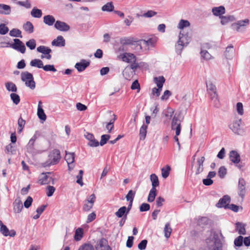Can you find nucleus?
Here are the masks:
<instances>
[{
    "mask_svg": "<svg viewBox=\"0 0 250 250\" xmlns=\"http://www.w3.org/2000/svg\"><path fill=\"white\" fill-rule=\"evenodd\" d=\"M147 241L146 239L142 240L138 244V247L140 250H144L146 247Z\"/></svg>",
    "mask_w": 250,
    "mask_h": 250,
    "instance_id": "obj_64",
    "label": "nucleus"
},
{
    "mask_svg": "<svg viewBox=\"0 0 250 250\" xmlns=\"http://www.w3.org/2000/svg\"><path fill=\"white\" fill-rule=\"evenodd\" d=\"M96 200V196L94 194H92L89 198L85 201L83 209L84 211H89L93 207L94 203Z\"/></svg>",
    "mask_w": 250,
    "mask_h": 250,
    "instance_id": "obj_10",
    "label": "nucleus"
},
{
    "mask_svg": "<svg viewBox=\"0 0 250 250\" xmlns=\"http://www.w3.org/2000/svg\"><path fill=\"white\" fill-rule=\"evenodd\" d=\"M206 85L207 90L209 91V92H212V94H210V96H211V99L213 100V99H217V94H216V88L215 85L211 83H208L206 82Z\"/></svg>",
    "mask_w": 250,
    "mask_h": 250,
    "instance_id": "obj_19",
    "label": "nucleus"
},
{
    "mask_svg": "<svg viewBox=\"0 0 250 250\" xmlns=\"http://www.w3.org/2000/svg\"><path fill=\"white\" fill-rule=\"evenodd\" d=\"M114 6L112 2H108L102 7L103 11L112 12L114 11Z\"/></svg>",
    "mask_w": 250,
    "mask_h": 250,
    "instance_id": "obj_43",
    "label": "nucleus"
},
{
    "mask_svg": "<svg viewBox=\"0 0 250 250\" xmlns=\"http://www.w3.org/2000/svg\"><path fill=\"white\" fill-rule=\"evenodd\" d=\"M83 236V229L82 228L77 229L75 233L74 238L76 241L80 240Z\"/></svg>",
    "mask_w": 250,
    "mask_h": 250,
    "instance_id": "obj_48",
    "label": "nucleus"
},
{
    "mask_svg": "<svg viewBox=\"0 0 250 250\" xmlns=\"http://www.w3.org/2000/svg\"><path fill=\"white\" fill-rule=\"evenodd\" d=\"M218 173L220 178H224L227 174V169L224 166H222L219 168Z\"/></svg>",
    "mask_w": 250,
    "mask_h": 250,
    "instance_id": "obj_59",
    "label": "nucleus"
},
{
    "mask_svg": "<svg viewBox=\"0 0 250 250\" xmlns=\"http://www.w3.org/2000/svg\"><path fill=\"white\" fill-rule=\"evenodd\" d=\"M74 159L75 153L74 152H68L67 151H65V160L67 163L69 171L72 170L74 167Z\"/></svg>",
    "mask_w": 250,
    "mask_h": 250,
    "instance_id": "obj_8",
    "label": "nucleus"
},
{
    "mask_svg": "<svg viewBox=\"0 0 250 250\" xmlns=\"http://www.w3.org/2000/svg\"><path fill=\"white\" fill-rule=\"evenodd\" d=\"M171 129L172 130H175L176 135L174 137V139L177 143H178L179 139L177 136L180 135L181 129V121L178 117L176 116L173 117L171 123Z\"/></svg>",
    "mask_w": 250,
    "mask_h": 250,
    "instance_id": "obj_5",
    "label": "nucleus"
},
{
    "mask_svg": "<svg viewBox=\"0 0 250 250\" xmlns=\"http://www.w3.org/2000/svg\"><path fill=\"white\" fill-rule=\"evenodd\" d=\"M190 26L189 22L187 20H181L178 23V28L181 29Z\"/></svg>",
    "mask_w": 250,
    "mask_h": 250,
    "instance_id": "obj_51",
    "label": "nucleus"
},
{
    "mask_svg": "<svg viewBox=\"0 0 250 250\" xmlns=\"http://www.w3.org/2000/svg\"><path fill=\"white\" fill-rule=\"evenodd\" d=\"M21 80L25 82V84L27 87H29L31 89H35L36 87L35 82L34 80L33 75L27 72H22L21 75Z\"/></svg>",
    "mask_w": 250,
    "mask_h": 250,
    "instance_id": "obj_4",
    "label": "nucleus"
},
{
    "mask_svg": "<svg viewBox=\"0 0 250 250\" xmlns=\"http://www.w3.org/2000/svg\"><path fill=\"white\" fill-rule=\"evenodd\" d=\"M26 45L31 50H33L36 46V41L33 39H30L26 42Z\"/></svg>",
    "mask_w": 250,
    "mask_h": 250,
    "instance_id": "obj_56",
    "label": "nucleus"
},
{
    "mask_svg": "<svg viewBox=\"0 0 250 250\" xmlns=\"http://www.w3.org/2000/svg\"><path fill=\"white\" fill-rule=\"evenodd\" d=\"M43 22L45 24L51 26L55 22V19L52 15H46L43 17Z\"/></svg>",
    "mask_w": 250,
    "mask_h": 250,
    "instance_id": "obj_31",
    "label": "nucleus"
},
{
    "mask_svg": "<svg viewBox=\"0 0 250 250\" xmlns=\"http://www.w3.org/2000/svg\"><path fill=\"white\" fill-rule=\"evenodd\" d=\"M133 38L125 37L120 39V43L123 45L134 44Z\"/></svg>",
    "mask_w": 250,
    "mask_h": 250,
    "instance_id": "obj_45",
    "label": "nucleus"
},
{
    "mask_svg": "<svg viewBox=\"0 0 250 250\" xmlns=\"http://www.w3.org/2000/svg\"><path fill=\"white\" fill-rule=\"evenodd\" d=\"M220 237L224 238L221 232H213L212 237L206 239V246L203 250H222L223 244Z\"/></svg>",
    "mask_w": 250,
    "mask_h": 250,
    "instance_id": "obj_1",
    "label": "nucleus"
},
{
    "mask_svg": "<svg viewBox=\"0 0 250 250\" xmlns=\"http://www.w3.org/2000/svg\"><path fill=\"white\" fill-rule=\"evenodd\" d=\"M42 14V10L36 7H34L31 11V15L34 18H40Z\"/></svg>",
    "mask_w": 250,
    "mask_h": 250,
    "instance_id": "obj_41",
    "label": "nucleus"
},
{
    "mask_svg": "<svg viewBox=\"0 0 250 250\" xmlns=\"http://www.w3.org/2000/svg\"><path fill=\"white\" fill-rule=\"evenodd\" d=\"M230 201V197L228 195H224L222 198L220 199V200L218 201V203L216 204V206L218 208L224 207L225 205H227V203L229 202Z\"/></svg>",
    "mask_w": 250,
    "mask_h": 250,
    "instance_id": "obj_25",
    "label": "nucleus"
},
{
    "mask_svg": "<svg viewBox=\"0 0 250 250\" xmlns=\"http://www.w3.org/2000/svg\"><path fill=\"white\" fill-rule=\"evenodd\" d=\"M249 21L248 19L239 21L237 23H233L231 25L232 28L237 31H240L241 27L245 26L249 23Z\"/></svg>",
    "mask_w": 250,
    "mask_h": 250,
    "instance_id": "obj_18",
    "label": "nucleus"
},
{
    "mask_svg": "<svg viewBox=\"0 0 250 250\" xmlns=\"http://www.w3.org/2000/svg\"><path fill=\"white\" fill-rule=\"evenodd\" d=\"M52 45L58 47H63L65 46V42L63 37L62 36H59L56 39L52 42Z\"/></svg>",
    "mask_w": 250,
    "mask_h": 250,
    "instance_id": "obj_21",
    "label": "nucleus"
},
{
    "mask_svg": "<svg viewBox=\"0 0 250 250\" xmlns=\"http://www.w3.org/2000/svg\"><path fill=\"white\" fill-rule=\"evenodd\" d=\"M150 206L149 204L145 203L142 204L139 207L141 212L147 211L150 209Z\"/></svg>",
    "mask_w": 250,
    "mask_h": 250,
    "instance_id": "obj_61",
    "label": "nucleus"
},
{
    "mask_svg": "<svg viewBox=\"0 0 250 250\" xmlns=\"http://www.w3.org/2000/svg\"><path fill=\"white\" fill-rule=\"evenodd\" d=\"M37 51L38 52L42 53L43 54H50L52 51L50 48L43 45H41L37 47Z\"/></svg>",
    "mask_w": 250,
    "mask_h": 250,
    "instance_id": "obj_39",
    "label": "nucleus"
},
{
    "mask_svg": "<svg viewBox=\"0 0 250 250\" xmlns=\"http://www.w3.org/2000/svg\"><path fill=\"white\" fill-rule=\"evenodd\" d=\"M147 125H145L144 124L142 125L140 129V138L141 140H144L146 138V129Z\"/></svg>",
    "mask_w": 250,
    "mask_h": 250,
    "instance_id": "obj_42",
    "label": "nucleus"
},
{
    "mask_svg": "<svg viewBox=\"0 0 250 250\" xmlns=\"http://www.w3.org/2000/svg\"><path fill=\"white\" fill-rule=\"evenodd\" d=\"M236 230L241 235L246 234L245 225L241 222H237L235 224Z\"/></svg>",
    "mask_w": 250,
    "mask_h": 250,
    "instance_id": "obj_29",
    "label": "nucleus"
},
{
    "mask_svg": "<svg viewBox=\"0 0 250 250\" xmlns=\"http://www.w3.org/2000/svg\"><path fill=\"white\" fill-rule=\"evenodd\" d=\"M128 213L126 211V207L123 206L121 207L115 213V215L119 218H124V216L127 217Z\"/></svg>",
    "mask_w": 250,
    "mask_h": 250,
    "instance_id": "obj_27",
    "label": "nucleus"
},
{
    "mask_svg": "<svg viewBox=\"0 0 250 250\" xmlns=\"http://www.w3.org/2000/svg\"><path fill=\"white\" fill-rule=\"evenodd\" d=\"M164 233H165V236L168 238L170 237L171 231H172V229L170 227V223H167L165 225V228H164Z\"/></svg>",
    "mask_w": 250,
    "mask_h": 250,
    "instance_id": "obj_44",
    "label": "nucleus"
},
{
    "mask_svg": "<svg viewBox=\"0 0 250 250\" xmlns=\"http://www.w3.org/2000/svg\"><path fill=\"white\" fill-rule=\"evenodd\" d=\"M122 61L128 63H131L132 62L137 61L136 57L131 53H125L121 55Z\"/></svg>",
    "mask_w": 250,
    "mask_h": 250,
    "instance_id": "obj_15",
    "label": "nucleus"
},
{
    "mask_svg": "<svg viewBox=\"0 0 250 250\" xmlns=\"http://www.w3.org/2000/svg\"><path fill=\"white\" fill-rule=\"evenodd\" d=\"M23 29L28 33H32L34 31V26L30 21H27L23 25Z\"/></svg>",
    "mask_w": 250,
    "mask_h": 250,
    "instance_id": "obj_38",
    "label": "nucleus"
},
{
    "mask_svg": "<svg viewBox=\"0 0 250 250\" xmlns=\"http://www.w3.org/2000/svg\"><path fill=\"white\" fill-rule=\"evenodd\" d=\"M6 89L9 91L16 92L17 88L15 84L12 82H7L5 83Z\"/></svg>",
    "mask_w": 250,
    "mask_h": 250,
    "instance_id": "obj_49",
    "label": "nucleus"
},
{
    "mask_svg": "<svg viewBox=\"0 0 250 250\" xmlns=\"http://www.w3.org/2000/svg\"><path fill=\"white\" fill-rule=\"evenodd\" d=\"M136 194V191L130 190L126 195V199L127 201H133L134 198Z\"/></svg>",
    "mask_w": 250,
    "mask_h": 250,
    "instance_id": "obj_58",
    "label": "nucleus"
},
{
    "mask_svg": "<svg viewBox=\"0 0 250 250\" xmlns=\"http://www.w3.org/2000/svg\"><path fill=\"white\" fill-rule=\"evenodd\" d=\"M114 118L110 120L109 122L107 124L106 128L108 130V132H110L114 128V123L116 120V116L114 114Z\"/></svg>",
    "mask_w": 250,
    "mask_h": 250,
    "instance_id": "obj_52",
    "label": "nucleus"
},
{
    "mask_svg": "<svg viewBox=\"0 0 250 250\" xmlns=\"http://www.w3.org/2000/svg\"><path fill=\"white\" fill-rule=\"evenodd\" d=\"M14 211L18 213L21 212L23 208V205L22 202L18 199H16L13 203Z\"/></svg>",
    "mask_w": 250,
    "mask_h": 250,
    "instance_id": "obj_24",
    "label": "nucleus"
},
{
    "mask_svg": "<svg viewBox=\"0 0 250 250\" xmlns=\"http://www.w3.org/2000/svg\"><path fill=\"white\" fill-rule=\"evenodd\" d=\"M5 152L7 153H11V154H14L16 153V149L10 144L5 147Z\"/></svg>",
    "mask_w": 250,
    "mask_h": 250,
    "instance_id": "obj_60",
    "label": "nucleus"
},
{
    "mask_svg": "<svg viewBox=\"0 0 250 250\" xmlns=\"http://www.w3.org/2000/svg\"><path fill=\"white\" fill-rule=\"evenodd\" d=\"M170 169V166L168 165L166 166V167H163L161 169L162 176L164 178L166 179L169 176Z\"/></svg>",
    "mask_w": 250,
    "mask_h": 250,
    "instance_id": "obj_50",
    "label": "nucleus"
},
{
    "mask_svg": "<svg viewBox=\"0 0 250 250\" xmlns=\"http://www.w3.org/2000/svg\"><path fill=\"white\" fill-rule=\"evenodd\" d=\"M241 123V119L235 120L229 125V127L235 134H241L243 131L240 127Z\"/></svg>",
    "mask_w": 250,
    "mask_h": 250,
    "instance_id": "obj_7",
    "label": "nucleus"
},
{
    "mask_svg": "<svg viewBox=\"0 0 250 250\" xmlns=\"http://www.w3.org/2000/svg\"><path fill=\"white\" fill-rule=\"evenodd\" d=\"M90 65V62L84 59L81 60L75 65V68L79 72L83 71Z\"/></svg>",
    "mask_w": 250,
    "mask_h": 250,
    "instance_id": "obj_12",
    "label": "nucleus"
},
{
    "mask_svg": "<svg viewBox=\"0 0 250 250\" xmlns=\"http://www.w3.org/2000/svg\"><path fill=\"white\" fill-rule=\"evenodd\" d=\"M42 102L39 101L38 105L37 115L40 120L45 121L46 119V116L42 107Z\"/></svg>",
    "mask_w": 250,
    "mask_h": 250,
    "instance_id": "obj_22",
    "label": "nucleus"
},
{
    "mask_svg": "<svg viewBox=\"0 0 250 250\" xmlns=\"http://www.w3.org/2000/svg\"><path fill=\"white\" fill-rule=\"evenodd\" d=\"M48 157V159L42 164L43 167H50L58 164L61 158L60 151L57 149H54L49 153Z\"/></svg>",
    "mask_w": 250,
    "mask_h": 250,
    "instance_id": "obj_2",
    "label": "nucleus"
},
{
    "mask_svg": "<svg viewBox=\"0 0 250 250\" xmlns=\"http://www.w3.org/2000/svg\"><path fill=\"white\" fill-rule=\"evenodd\" d=\"M34 144L35 143L32 141L29 140L26 146L27 152L32 155H35L39 153L38 150L34 147Z\"/></svg>",
    "mask_w": 250,
    "mask_h": 250,
    "instance_id": "obj_20",
    "label": "nucleus"
},
{
    "mask_svg": "<svg viewBox=\"0 0 250 250\" xmlns=\"http://www.w3.org/2000/svg\"><path fill=\"white\" fill-rule=\"evenodd\" d=\"M52 172H43L42 173V177L40 178L38 181V183H39L41 185L48 184L49 183L52 182V184H54V179L52 177H49L47 174H51Z\"/></svg>",
    "mask_w": 250,
    "mask_h": 250,
    "instance_id": "obj_11",
    "label": "nucleus"
},
{
    "mask_svg": "<svg viewBox=\"0 0 250 250\" xmlns=\"http://www.w3.org/2000/svg\"><path fill=\"white\" fill-rule=\"evenodd\" d=\"M10 97L14 104L17 105L20 102V96L16 93H11Z\"/></svg>",
    "mask_w": 250,
    "mask_h": 250,
    "instance_id": "obj_57",
    "label": "nucleus"
},
{
    "mask_svg": "<svg viewBox=\"0 0 250 250\" xmlns=\"http://www.w3.org/2000/svg\"><path fill=\"white\" fill-rule=\"evenodd\" d=\"M9 28L4 23H1L0 24V34L5 35L8 33Z\"/></svg>",
    "mask_w": 250,
    "mask_h": 250,
    "instance_id": "obj_63",
    "label": "nucleus"
},
{
    "mask_svg": "<svg viewBox=\"0 0 250 250\" xmlns=\"http://www.w3.org/2000/svg\"><path fill=\"white\" fill-rule=\"evenodd\" d=\"M11 13V7L9 5L0 4V14L9 15Z\"/></svg>",
    "mask_w": 250,
    "mask_h": 250,
    "instance_id": "obj_30",
    "label": "nucleus"
},
{
    "mask_svg": "<svg viewBox=\"0 0 250 250\" xmlns=\"http://www.w3.org/2000/svg\"><path fill=\"white\" fill-rule=\"evenodd\" d=\"M157 195L156 189L151 188L149 191L147 198V201L149 203L153 202Z\"/></svg>",
    "mask_w": 250,
    "mask_h": 250,
    "instance_id": "obj_40",
    "label": "nucleus"
},
{
    "mask_svg": "<svg viewBox=\"0 0 250 250\" xmlns=\"http://www.w3.org/2000/svg\"><path fill=\"white\" fill-rule=\"evenodd\" d=\"M243 243V237L240 235L235 239L234 244L235 247H240L242 246Z\"/></svg>",
    "mask_w": 250,
    "mask_h": 250,
    "instance_id": "obj_55",
    "label": "nucleus"
},
{
    "mask_svg": "<svg viewBox=\"0 0 250 250\" xmlns=\"http://www.w3.org/2000/svg\"><path fill=\"white\" fill-rule=\"evenodd\" d=\"M234 54L233 46L232 45L228 46L225 52V55L227 59H230L232 57Z\"/></svg>",
    "mask_w": 250,
    "mask_h": 250,
    "instance_id": "obj_35",
    "label": "nucleus"
},
{
    "mask_svg": "<svg viewBox=\"0 0 250 250\" xmlns=\"http://www.w3.org/2000/svg\"><path fill=\"white\" fill-rule=\"evenodd\" d=\"M54 27L57 30L63 32L68 31L70 28V26L66 23L60 21H57L55 22Z\"/></svg>",
    "mask_w": 250,
    "mask_h": 250,
    "instance_id": "obj_13",
    "label": "nucleus"
},
{
    "mask_svg": "<svg viewBox=\"0 0 250 250\" xmlns=\"http://www.w3.org/2000/svg\"><path fill=\"white\" fill-rule=\"evenodd\" d=\"M205 157L203 156L197 160V163L198 166L195 171L196 175H198L203 171V163L205 161Z\"/></svg>",
    "mask_w": 250,
    "mask_h": 250,
    "instance_id": "obj_26",
    "label": "nucleus"
},
{
    "mask_svg": "<svg viewBox=\"0 0 250 250\" xmlns=\"http://www.w3.org/2000/svg\"><path fill=\"white\" fill-rule=\"evenodd\" d=\"M144 63V62L138 63L136 61H134L131 62V64L127 66L126 68H129L130 70H132V71L135 73L136 69L141 68Z\"/></svg>",
    "mask_w": 250,
    "mask_h": 250,
    "instance_id": "obj_28",
    "label": "nucleus"
},
{
    "mask_svg": "<svg viewBox=\"0 0 250 250\" xmlns=\"http://www.w3.org/2000/svg\"><path fill=\"white\" fill-rule=\"evenodd\" d=\"M30 65L39 68H42L43 65L42 61L38 59L32 60L30 62Z\"/></svg>",
    "mask_w": 250,
    "mask_h": 250,
    "instance_id": "obj_37",
    "label": "nucleus"
},
{
    "mask_svg": "<svg viewBox=\"0 0 250 250\" xmlns=\"http://www.w3.org/2000/svg\"><path fill=\"white\" fill-rule=\"evenodd\" d=\"M13 41L14 43L10 44V46L22 54L24 53L26 49L24 44L18 39H14Z\"/></svg>",
    "mask_w": 250,
    "mask_h": 250,
    "instance_id": "obj_6",
    "label": "nucleus"
},
{
    "mask_svg": "<svg viewBox=\"0 0 250 250\" xmlns=\"http://www.w3.org/2000/svg\"><path fill=\"white\" fill-rule=\"evenodd\" d=\"M97 250H111V248L107 245V242L105 239H101L97 246L96 247Z\"/></svg>",
    "mask_w": 250,
    "mask_h": 250,
    "instance_id": "obj_17",
    "label": "nucleus"
},
{
    "mask_svg": "<svg viewBox=\"0 0 250 250\" xmlns=\"http://www.w3.org/2000/svg\"><path fill=\"white\" fill-rule=\"evenodd\" d=\"M190 42V37L187 34L180 32L179 39L175 44V50L177 54L180 55L185 46H187Z\"/></svg>",
    "mask_w": 250,
    "mask_h": 250,
    "instance_id": "obj_3",
    "label": "nucleus"
},
{
    "mask_svg": "<svg viewBox=\"0 0 250 250\" xmlns=\"http://www.w3.org/2000/svg\"><path fill=\"white\" fill-rule=\"evenodd\" d=\"M246 182L244 179L243 178H239L238 184V195L242 198V200H243L246 193Z\"/></svg>",
    "mask_w": 250,
    "mask_h": 250,
    "instance_id": "obj_9",
    "label": "nucleus"
},
{
    "mask_svg": "<svg viewBox=\"0 0 250 250\" xmlns=\"http://www.w3.org/2000/svg\"><path fill=\"white\" fill-rule=\"evenodd\" d=\"M85 138L89 141L88 145L91 147H96L99 146V142L95 139L94 135L92 133L87 132L84 135Z\"/></svg>",
    "mask_w": 250,
    "mask_h": 250,
    "instance_id": "obj_14",
    "label": "nucleus"
},
{
    "mask_svg": "<svg viewBox=\"0 0 250 250\" xmlns=\"http://www.w3.org/2000/svg\"><path fill=\"white\" fill-rule=\"evenodd\" d=\"M42 68L45 71L56 72L57 71L56 69L55 68L54 65L53 64H47L44 66L43 65Z\"/></svg>",
    "mask_w": 250,
    "mask_h": 250,
    "instance_id": "obj_62",
    "label": "nucleus"
},
{
    "mask_svg": "<svg viewBox=\"0 0 250 250\" xmlns=\"http://www.w3.org/2000/svg\"><path fill=\"white\" fill-rule=\"evenodd\" d=\"M224 208L227 209H229L235 212H237L239 210V207L236 205L231 204H227L224 206Z\"/></svg>",
    "mask_w": 250,
    "mask_h": 250,
    "instance_id": "obj_54",
    "label": "nucleus"
},
{
    "mask_svg": "<svg viewBox=\"0 0 250 250\" xmlns=\"http://www.w3.org/2000/svg\"><path fill=\"white\" fill-rule=\"evenodd\" d=\"M221 19V23L222 25H225L229 23V21H233L235 20V18L233 16L229 15L225 16H220Z\"/></svg>",
    "mask_w": 250,
    "mask_h": 250,
    "instance_id": "obj_32",
    "label": "nucleus"
},
{
    "mask_svg": "<svg viewBox=\"0 0 250 250\" xmlns=\"http://www.w3.org/2000/svg\"><path fill=\"white\" fill-rule=\"evenodd\" d=\"M134 73L129 70V68H125L123 71V75L124 78L127 80H130Z\"/></svg>",
    "mask_w": 250,
    "mask_h": 250,
    "instance_id": "obj_34",
    "label": "nucleus"
},
{
    "mask_svg": "<svg viewBox=\"0 0 250 250\" xmlns=\"http://www.w3.org/2000/svg\"><path fill=\"white\" fill-rule=\"evenodd\" d=\"M110 138V135L108 134H104L101 136V141L99 143V144L101 146H103L105 144H106L107 142Z\"/></svg>",
    "mask_w": 250,
    "mask_h": 250,
    "instance_id": "obj_53",
    "label": "nucleus"
},
{
    "mask_svg": "<svg viewBox=\"0 0 250 250\" xmlns=\"http://www.w3.org/2000/svg\"><path fill=\"white\" fill-rule=\"evenodd\" d=\"M154 82L156 83L157 86L159 88H162L165 82V79L163 76H159L154 78Z\"/></svg>",
    "mask_w": 250,
    "mask_h": 250,
    "instance_id": "obj_36",
    "label": "nucleus"
},
{
    "mask_svg": "<svg viewBox=\"0 0 250 250\" xmlns=\"http://www.w3.org/2000/svg\"><path fill=\"white\" fill-rule=\"evenodd\" d=\"M9 35L12 37L22 38L21 32L17 28H13L9 33Z\"/></svg>",
    "mask_w": 250,
    "mask_h": 250,
    "instance_id": "obj_47",
    "label": "nucleus"
},
{
    "mask_svg": "<svg viewBox=\"0 0 250 250\" xmlns=\"http://www.w3.org/2000/svg\"><path fill=\"white\" fill-rule=\"evenodd\" d=\"M209 220L207 217H201L199 218L197 224L199 226L204 227V226L208 225L209 223Z\"/></svg>",
    "mask_w": 250,
    "mask_h": 250,
    "instance_id": "obj_46",
    "label": "nucleus"
},
{
    "mask_svg": "<svg viewBox=\"0 0 250 250\" xmlns=\"http://www.w3.org/2000/svg\"><path fill=\"white\" fill-rule=\"evenodd\" d=\"M212 12L215 16H222L225 13V8L223 6L214 7L212 9Z\"/></svg>",
    "mask_w": 250,
    "mask_h": 250,
    "instance_id": "obj_23",
    "label": "nucleus"
},
{
    "mask_svg": "<svg viewBox=\"0 0 250 250\" xmlns=\"http://www.w3.org/2000/svg\"><path fill=\"white\" fill-rule=\"evenodd\" d=\"M150 178L152 183L151 188L156 189V188L159 185V179L157 176L155 174H152L150 175Z\"/></svg>",
    "mask_w": 250,
    "mask_h": 250,
    "instance_id": "obj_33",
    "label": "nucleus"
},
{
    "mask_svg": "<svg viewBox=\"0 0 250 250\" xmlns=\"http://www.w3.org/2000/svg\"><path fill=\"white\" fill-rule=\"evenodd\" d=\"M229 157L230 160L234 164H238L240 162V156L235 150H231L229 152Z\"/></svg>",
    "mask_w": 250,
    "mask_h": 250,
    "instance_id": "obj_16",
    "label": "nucleus"
}]
</instances>
